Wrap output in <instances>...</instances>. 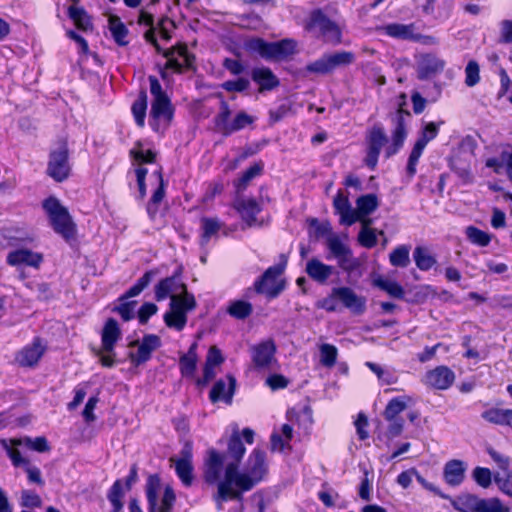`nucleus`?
Returning a JSON list of instances; mask_svg holds the SVG:
<instances>
[{
  "mask_svg": "<svg viewBox=\"0 0 512 512\" xmlns=\"http://www.w3.org/2000/svg\"><path fill=\"white\" fill-rule=\"evenodd\" d=\"M378 198L375 194H367L359 197L356 201V209H354L357 221H372L368 216L378 207Z\"/></svg>",
  "mask_w": 512,
  "mask_h": 512,
  "instance_id": "obj_27",
  "label": "nucleus"
},
{
  "mask_svg": "<svg viewBox=\"0 0 512 512\" xmlns=\"http://www.w3.org/2000/svg\"><path fill=\"white\" fill-rule=\"evenodd\" d=\"M236 380L233 376L228 375L227 380L219 379L213 385L209 397L213 403L224 401L228 404L232 402L235 392Z\"/></svg>",
  "mask_w": 512,
  "mask_h": 512,
  "instance_id": "obj_22",
  "label": "nucleus"
},
{
  "mask_svg": "<svg viewBox=\"0 0 512 512\" xmlns=\"http://www.w3.org/2000/svg\"><path fill=\"white\" fill-rule=\"evenodd\" d=\"M6 261L11 266H29L39 268L43 262V255L27 248H19L7 254Z\"/></svg>",
  "mask_w": 512,
  "mask_h": 512,
  "instance_id": "obj_19",
  "label": "nucleus"
},
{
  "mask_svg": "<svg viewBox=\"0 0 512 512\" xmlns=\"http://www.w3.org/2000/svg\"><path fill=\"white\" fill-rule=\"evenodd\" d=\"M171 461L175 462V470L177 476L180 478L182 483L185 486H190L193 480L192 472L193 466L192 463H188L185 461H178L171 458Z\"/></svg>",
  "mask_w": 512,
  "mask_h": 512,
  "instance_id": "obj_53",
  "label": "nucleus"
},
{
  "mask_svg": "<svg viewBox=\"0 0 512 512\" xmlns=\"http://www.w3.org/2000/svg\"><path fill=\"white\" fill-rule=\"evenodd\" d=\"M165 56L167 57L166 67L176 72H181L184 68H190L194 60L185 44H179L168 50Z\"/></svg>",
  "mask_w": 512,
  "mask_h": 512,
  "instance_id": "obj_21",
  "label": "nucleus"
},
{
  "mask_svg": "<svg viewBox=\"0 0 512 512\" xmlns=\"http://www.w3.org/2000/svg\"><path fill=\"white\" fill-rule=\"evenodd\" d=\"M149 81L153 96L149 124L155 132H163L172 120L173 109L159 81L155 77H150Z\"/></svg>",
  "mask_w": 512,
  "mask_h": 512,
  "instance_id": "obj_1",
  "label": "nucleus"
},
{
  "mask_svg": "<svg viewBox=\"0 0 512 512\" xmlns=\"http://www.w3.org/2000/svg\"><path fill=\"white\" fill-rule=\"evenodd\" d=\"M333 204L336 212L340 215V222L342 224L350 226L357 222L354 209L351 207L348 197L342 191L337 193Z\"/></svg>",
  "mask_w": 512,
  "mask_h": 512,
  "instance_id": "obj_28",
  "label": "nucleus"
},
{
  "mask_svg": "<svg viewBox=\"0 0 512 512\" xmlns=\"http://www.w3.org/2000/svg\"><path fill=\"white\" fill-rule=\"evenodd\" d=\"M68 8V16L77 28L86 30L91 26L90 18L83 7L77 5V0Z\"/></svg>",
  "mask_w": 512,
  "mask_h": 512,
  "instance_id": "obj_40",
  "label": "nucleus"
},
{
  "mask_svg": "<svg viewBox=\"0 0 512 512\" xmlns=\"http://www.w3.org/2000/svg\"><path fill=\"white\" fill-rule=\"evenodd\" d=\"M387 142V137L380 127H373L367 136V157L366 164L374 168L378 162L380 151Z\"/></svg>",
  "mask_w": 512,
  "mask_h": 512,
  "instance_id": "obj_18",
  "label": "nucleus"
},
{
  "mask_svg": "<svg viewBox=\"0 0 512 512\" xmlns=\"http://www.w3.org/2000/svg\"><path fill=\"white\" fill-rule=\"evenodd\" d=\"M254 431L249 428H245L242 431V435L239 434V432L234 431L229 439L228 442V449L227 452L222 454V456L227 461V464L229 462H236L237 466L239 465L244 453H245V447L244 443L242 441V437L244 438L245 442L248 444H252L254 441Z\"/></svg>",
  "mask_w": 512,
  "mask_h": 512,
  "instance_id": "obj_14",
  "label": "nucleus"
},
{
  "mask_svg": "<svg viewBox=\"0 0 512 512\" xmlns=\"http://www.w3.org/2000/svg\"><path fill=\"white\" fill-rule=\"evenodd\" d=\"M45 210L53 230L64 239L69 240L75 232L74 223L67 209L55 197H49L43 202Z\"/></svg>",
  "mask_w": 512,
  "mask_h": 512,
  "instance_id": "obj_6",
  "label": "nucleus"
},
{
  "mask_svg": "<svg viewBox=\"0 0 512 512\" xmlns=\"http://www.w3.org/2000/svg\"><path fill=\"white\" fill-rule=\"evenodd\" d=\"M285 268V263L276 264L266 270L261 283H258V288H282V284L278 283V279L282 275Z\"/></svg>",
  "mask_w": 512,
  "mask_h": 512,
  "instance_id": "obj_36",
  "label": "nucleus"
},
{
  "mask_svg": "<svg viewBox=\"0 0 512 512\" xmlns=\"http://www.w3.org/2000/svg\"><path fill=\"white\" fill-rule=\"evenodd\" d=\"M256 178V165H251L234 183L236 197H244L249 188H253Z\"/></svg>",
  "mask_w": 512,
  "mask_h": 512,
  "instance_id": "obj_35",
  "label": "nucleus"
},
{
  "mask_svg": "<svg viewBox=\"0 0 512 512\" xmlns=\"http://www.w3.org/2000/svg\"><path fill=\"white\" fill-rule=\"evenodd\" d=\"M340 293V300L344 307L348 308L354 314H362L366 309L365 298L358 296L354 290H335Z\"/></svg>",
  "mask_w": 512,
  "mask_h": 512,
  "instance_id": "obj_32",
  "label": "nucleus"
},
{
  "mask_svg": "<svg viewBox=\"0 0 512 512\" xmlns=\"http://www.w3.org/2000/svg\"><path fill=\"white\" fill-rule=\"evenodd\" d=\"M466 469V464L461 460L453 459L446 462L443 468L445 482L452 487L461 485L465 479Z\"/></svg>",
  "mask_w": 512,
  "mask_h": 512,
  "instance_id": "obj_25",
  "label": "nucleus"
},
{
  "mask_svg": "<svg viewBox=\"0 0 512 512\" xmlns=\"http://www.w3.org/2000/svg\"><path fill=\"white\" fill-rule=\"evenodd\" d=\"M510 409L490 408L482 412L481 417L492 424L505 425Z\"/></svg>",
  "mask_w": 512,
  "mask_h": 512,
  "instance_id": "obj_47",
  "label": "nucleus"
},
{
  "mask_svg": "<svg viewBox=\"0 0 512 512\" xmlns=\"http://www.w3.org/2000/svg\"><path fill=\"white\" fill-rule=\"evenodd\" d=\"M425 147L422 145V143H415L413 146V149L410 153L408 164H407V172L409 175H414L416 173V166L418 164V161L424 151Z\"/></svg>",
  "mask_w": 512,
  "mask_h": 512,
  "instance_id": "obj_59",
  "label": "nucleus"
},
{
  "mask_svg": "<svg viewBox=\"0 0 512 512\" xmlns=\"http://www.w3.org/2000/svg\"><path fill=\"white\" fill-rule=\"evenodd\" d=\"M42 504L41 498L33 491L24 490L21 494V505L27 508H38Z\"/></svg>",
  "mask_w": 512,
  "mask_h": 512,
  "instance_id": "obj_63",
  "label": "nucleus"
},
{
  "mask_svg": "<svg viewBox=\"0 0 512 512\" xmlns=\"http://www.w3.org/2000/svg\"><path fill=\"white\" fill-rule=\"evenodd\" d=\"M392 298L402 299L406 302L418 304L425 301L427 290H386Z\"/></svg>",
  "mask_w": 512,
  "mask_h": 512,
  "instance_id": "obj_39",
  "label": "nucleus"
},
{
  "mask_svg": "<svg viewBox=\"0 0 512 512\" xmlns=\"http://www.w3.org/2000/svg\"><path fill=\"white\" fill-rule=\"evenodd\" d=\"M276 346L273 340L269 339L258 344V368H278V361L275 358Z\"/></svg>",
  "mask_w": 512,
  "mask_h": 512,
  "instance_id": "obj_29",
  "label": "nucleus"
},
{
  "mask_svg": "<svg viewBox=\"0 0 512 512\" xmlns=\"http://www.w3.org/2000/svg\"><path fill=\"white\" fill-rule=\"evenodd\" d=\"M472 478L482 488H488L492 482V473L488 468L476 467L472 471Z\"/></svg>",
  "mask_w": 512,
  "mask_h": 512,
  "instance_id": "obj_57",
  "label": "nucleus"
},
{
  "mask_svg": "<svg viewBox=\"0 0 512 512\" xmlns=\"http://www.w3.org/2000/svg\"><path fill=\"white\" fill-rule=\"evenodd\" d=\"M162 492L161 478L158 474L149 475L145 485V494L148 504V512H171L176 501V495L171 486L163 489L161 501L159 496Z\"/></svg>",
  "mask_w": 512,
  "mask_h": 512,
  "instance_id": "obj_4",
  "label": "nucleus"
},
{
  "mask_svg": "<svg viewBox=\"0 0 512 512\" xmlns=\"http://www.w3.org/2000/svg\"><path fill=\"white\" fill-rule=\"evenodd\" d=\"M305 29L321 37L324 42L333 45L341 42L340 26L330 20L320 9L313 10L305 20Z\"/></svg>",
  "mask_w": 512,
  "mask_h": 512,
  "instance_id": "obj_5",
  "label": "nucleus"
},
{
  "mask_svg": "<svg viewBox=\"0 0 512 512\" xmlns=\"http://www.w3.org/2000/svg\"><path fill=\"white\" fill-rule=\"evenodd\" d=\"M278 84L277 77L269 69L258 67V92L270 91Z\"/></svg>",
  "mask_w": 512,
  "mask_h": 512,
  "instance_id": "obj_46",
  "label": "nucleus"
},
{
  "mask_svg": "<svg viewBox=\"0 0 512 512\" xmlns=\"http://www.w3.org/2000/svg\"><path fill=\"white\" fill-rule=\"evenodd\" d=\"M326 244L330 253L337 260L341 268L350 270L355 266V259L352 256V252L340 236L330 233L327 237Z\"/></svg>",
  "mask_w": 512,
  "mask_h": 512,
  "instance_id": "obj_15",
  "label": "nucleus"
},
{
  "mask_svg": "<svg viewBox=\"0 0 512 512\" xmlns=\"http://www.w3.org/2000/svg\"><path fill=\"white\" fill-rule=\"evenodd\" d=\"M465 234L471 243L481 247L487 246L491 241V236L487 232L474 226H468L465 230Z\"/></svg>",
  "mask_w": 512,
  "mask_h": 512,
  "instance_id": "obj_50",
  "label": "nucleus"
},
{
  "mask_svg": "<svg viewBox=\"0 0 512 512\" xmlns=\"http://www.w3.org/2000/svg\"><path fill=\"white\" fill-rule=\"evenodd\" d=\"M289 383L290 381L287 377L277 373L270 374L265 380V385L271 391L285 389L289 385Z\"/></svg>",
  "mask_w": 512,
  "mask_h": 512,
  "instance_id": "obj_58",
  "label": "nucleus"
},
{
  "mask_svg": "<svg viewBox=\"0 0 512 512\" xmlns=\"http://www.w3.org/2000/svg\"><path fill=\"white\" fill-rule=\"evenodd\" d=\"M135 161L139 164L151 163L154 160V153L150 149H144L141 144H138L131 151Z\"/></svg>",
  "mask_w": 512,
  "mask_h": 512,
  "instance_id": "obj_61",
  "label": "nucleus"
},
{
  "mask_svg": "<svg viewBox=\"0 0 512 512\" xmlns=\"http://www.w3.org/2000/svg\"><path fill=\"white\" fill-rule=\"evenodd\" d=\"M150 181L153 185H156V189L153 192L151 201L147 206V212L150 216H153L158 209V204L162 201L164 197V184L161 173L156 170L150 176Z\"/></svg>",
  "mask_w": 512,
  "mask_h": 512,
  "instance_id": "obj_34",
  "label": "nucleus"
},
{
  "mask_svg": "<svg viewBox=\"0 0 512 512\" xmlns=\"http://www.w3.org/2000/svg\"><path fill=\"white\" fill-rule=\"evenodd\" d=\"M295 50L296 42L291 39H285L277 42H266L258 38V56L268 60H283L294 54Z\"/></svg>",
  "mask_w": 512,
  "mask_h": 512,
  "instance_id": "obj_10",
  "label": "nucleus"
},
{
  "mask_svg": "<svg viewBox=\"0 0 512 512\" xmlns=\"http://www.w3.org/2000/svg\"><path fill=\"white\" fill-rule=\"evenodd\" d=\"M122 332L118 322L109 318L103 327L101 334L102 350L105 353H113L116 343L121 339Z\"/></svg>",
  "mask_w": 512,
  "mask_h": 512,
  "instance_id": "obj_24",
  "label": "nucleus"
},
{
  "mask_svg": "<svg viewBox=\"0 0 512 512\" xmlns=\"http://www.w3.org/2000/svg\"><path fill=\"white\" fill-rule=\"evenodd\" d=\"M159 270H151L146 272L141 277L136 285L132 288H146L147 286L154 284V288H186L184 283L179 282L177 275L171 277H162Z\"/></svg>",
  "mask_w": 512,
  "mask_h": 512,
  "instance_id": "obj_16",
  "label": "nucleus"
},
{
  "mask_svg": "<svg viewBox=\"0 0 512 512\" xmlns=\"http://www.w3.org/2000/svg\"><path fill=\"white\" fill-rule=\"evenodd\" d=\"M253 479L245 473L238 472L236 462H229L225 470L224 480L218 484V501H227L240 496V492L249 491L253 488Z\"/></svg>",
  "mask_w": 512,
  "mask_h": 512,
  "instance_id": "obj_2",
  "label": "nucleus"
},
{
  "mask_svg": "<svg viewBox=\"0 0 512 512\" xmlns=\"http://www.w3.org/2000/svg\"><path fill=\"white\" fill-rule=\"evenodd\" d=\"M196 361L197 359L192 358L191 356H181L179 359V367L182 376L189 377L193 376L196 370Z\"/></svg>",
  "mask_w": 512,
  "mask_h": 512,
  "instance_id": "obj_62",
  "label": "nucleus"
},
{
  "mask_svg": "<svg viewBox=\"0 0 512 512\" xmlns=\"http://www.w3.org/2000/svg\"><path fill=\"white\" fill-rule=\"evenodd\" d=\"M234 208L245 226H252L256 220V200L252 195L235 197Z\"/></svg>",
  "mask_w": 512,
  "mask_h": 512,
  "instance_id": "obj_23",
  "label": "nucleus"
},
{
  "mask_svg": "<svg viewBox=\"0 0 512 512\" xmlns=\"http://www.w3.org/2000/svg\"><path fill=\"white\" fill-rule=\"evenodd\" d=\"M306 272L318 283L323 284L332 275L333 267L313 258L307 262Z\"/></svg>",
  "mask_w": 512,
  "mask_h": 512,
  "instance_id": "obj_33",
  "label": "nucleus"
},
{
  "mask_svg": "<svg viewBox=\"0 0 512 512\" xmlns=\"http://www.w3.org/2000/svg\"><path fill=\"white\" fill-rule=\"evenodd\" d=\"M494 482L497 484L501 492L512 497V471L505 477L500 476V474H496L494 476Z\"/></svg>",
  "mask_w": 512,
  "mask_h": 512,
  "instance_id": "obj_64",
  "label": "nucleus"
},
{
  "mask_svg": "<svg viewBox=\"0 0 512 512\" xmlns=\"http://www.w3.org/2000/svg\"><path fill=\"white\" fill-rule=\"evenodd\" d=\"M227 465L225 458L214 449L209 451V458L206 461L205 480L212 484L220 478L223 465Z\"/></svg>",
  "mask_w": 512,
  "mask_h": 512,
  "instance_id": "obj_26",
  "label": "nucleus"
},
{
  "mask_svg": "<svg viewBox=\"0 0 512 512\" xmlns=\"http://www.w3.org/2000/svg\"><path fill=\"white\" fill-rule=\"evenodd\" d=\"M229 117L228 106L223 103L221 112L216 117L215 125L218 131L226 135L241 130L253 122V118L244 112L238 113L232 121L229 120Z\"/></svg>",
  "mask_w": 512,
  "mask_h": 512,
  "instance_id": "obj_12",
  "label": "nucleus"
},
{
  "mask_svg": "<svg viewBox=\"0 0 512 512\" xmlns=\"http://www.w3.org/2000/svg\"><path fill=\"white\" fill-rule=\"evenodd\" d=\"M180 294L170 296L169 310L164 314L163 320L167 327L182 331L187 324V313L194 310L196 300L188 290H181Z\"/></svg>",
  "mask_w": 512,
  "mask_h": 512,
  "instance_id": "obj_3",
  "label": "nucleus"
},
{
  "mask_svg": "<svg viewBox=\"0 0 512 512\" xmlns=\"http://www.w3.org/2000/svg\"><path fill=\"white\" fill-rule=\"evenodd\" d=\"M410 399L406 396L395 397L391 399L384 411V417L388 421H392L394 418H397V415L403 412L407 407V402Z\"/></svg>",
  "mask_w": 512,
  "mask_h": 512,
  "instance_id": "obj_45",
  "label": "nucleus"
},
{
  "mask_svg": "<svg viewBox=\"0 0 512 512\" xmlns=\"http://www.w3.org/2000/svg\"><path fill=\"white\" fill-rule=\"evenodd\" d=\"M142 290H128V292L118 298L119 304L113 308L124 321H129L135 316V307L137 302L130 298L137 296Z\"/></svg>",
  "mask_w": 512,
  "mask_h": 512,
  "instance_id": "obj_30",
  "label": "nucleus"
},
{
  "mask_svg": "<svg viewBox=\"0 0 512 512\" xmlns=\"http://www.w3.org/2000/svg\"><path fill=\"white\" fill-rule=\"evenodd\" d=\"M354 61V55L351 52L341 51L324 54L319 59L309 63L305 71L311 74L324 75L333 72L339 67L351 64Z\"/></svg>",
  "mask_w": 512,
  "mask_h": 512,
  "instance_id": "obj_8",
  "label": "nucleus"
},
{
  "mask_svg": "<svg viewBox=\"0 0 512 512\" xmlns=\"http://www.w3.org/2000/svg\"><path fill=\"white\" fill-rule=\"evenodd\" d=\"M479 65L476 61H469L465 68V83L467 86L472 87L480 80Z\"/></svg>",
  "mask_w": 512,
  "mask_h": 512,
  "instance_id": "obj_60",
  "label": "nucleus"
},
{
  "mask_svg": "<svg viewBox=\"0 0 512 512\" xmlns=\"http://www.w3.org/2000/svg\"><path fill=\"white\" fill-rule=\"evenodd\" d=\"M146 109L147 99L146 94L143 92L138 99L135 100L131 108L135 122L139 127H143L145 125Z\"/></svg>",
  "mask_w": 512,
  "mask_h": 512,
  "instance_id": "obj_49",
  "label": "nucleus"
},
{
  "mask_svg": "<svg viewBox=\"0 0 512 512\" xmlns=\"http://www.w3.org/2000/svg\"><path fill=\"white\" fill-rule=\"evenodd\" d=\"M411 246L402 244L396 246L389 254V262L393 267L405 268L410 264Z\"/></svg>",
  "mask_w": 512,
  "mask_h": 512,
  "instance_id": "obj_38",
  "label": "nucleus"
},
{
  "mask_svg": "<svg viewBox=\"0 0 512 512\" xmlns=\"http://www.w3.org/2000/svg\"><path fill=\"white\" fill-rule=\"evenodd\" d=\"M252 309V305L249 302L236 300L229 305L227 312L236 319H245L251 314Z\"/></svg>",
  "mask_w": 512,
  "mask_h": 512,
  "instance_id": "obj_51",
  "label": "nucleus"
},
{
  "mask_svg": "<svg viewBox=\"0 0 512 512\" xmlns=\"http://www.w3.org/2000/svg\"><path fill=\"white\" fill-rule=\"evenodd\" d=\"M47 173L57 182H61L69 176L70 165L66 143H61L57 149L51 152Z\"/></svg>",
  "mask_w": 512,
  "mask_h": 512,
  "instance_id": "obj_11",
  "label": "nucleus"
},
{
  "mask_svg": "<svg viewBox=\"0 0 512 512\" xmlns=\"http://www.w3.org/2000/svg\"><path fill=\"white\" fill-rule=\"evenodd\" d=\"M44 349L36 339L32 345L23 348L17 356V361L21 366L31 367L39 361L43 355Z\"/></svg>",
  "mask_w": 512,
  "mask_h": 512,
  "instance_id": "obj_31",
  "label": "nucleus"
},
{
  "mask_svg": "<svg viewBox=\"0 0 512 512\" xmlns=\"http://www.w3.org/2000/svg\"><path fill=\"white\" fill-rule=\"evenodd\" d=\"M124 497L123 485L121 480H116L107 494V499L112 505V512H121L123 509L122 498Z\"/></svg>",
  "mask_w": 512,
  "mask_h": 512,
  "instance_id": "obj_44",
  "label": "nucleus"
},
{
  "mask_svg": "<svg viewBox=\"0 0 512 512\" xmlns=\"http://www.w3.org/2000/svg\"><path fill=\"white\" fill-rule=\"evenodd\" d=\"M202 244L207 243L213 236L217 235L222 227L221 222L216 218H203L201 220Z\"/></svg>",
  "mask_w": 512,
  "mask_h": 512,
  "instance_id": "obj_48",
  "label": "nucleus"
},
{
  "mask_svg": "<svg viewBox=\"0 0 512 512\" xmlns=\"http://www.w3.org/2000/svg\"><path fill=\"white\" fill-rule=\"evenodd\" d=\"M455 380L454 372L447 366H438L428 371L424 377V383L427 386L438 390L448 389Z\"/></svg>",
  "mask_w": 512,
  "mask_h": 512,
  "instance_id": "obj_20",
  "label": "nucleus"
},
{
  "mask_svg": "<svg viewBox=\"0 0 512 512\" xmlns=\"http://www.w3.org/2000/svg\"><path fill=\"white\" fill-rule=\"evenodd\" d=\"M413 258L416 266L422 271H427L436 264L435 257L426 247H416L413 252Z\"/></svg>",
  "mask_w": 512,
  "mask_h": 512,
  "instance_id": "obj_42",
  "label": "nucleus"
},
{
  "mask_svg": "<svg viewBox=\"0 0 512 512\" xmlns=\"http://www.w3.org/2000/svg\"><path fill=\"white\" fill-rule=\"evenodd\" d=\"M442 123L443 122H440V123L436 124L434 122H429V123L425 124V126L423 127V129H422V131L420 133V137L418 138V140L416 142L417 143H422V145L424 147H426V145L431 140L436 138V136L438 135L439 126Z\"/></svg>",
  "mask_w": 512,
  "mask_h": 512,
  "instance_id": "obj_55",
  "label": "nucleus"
},
{
  "mask_svg": "<svg viewBox=\"0 0 512 512\" xmlns=\"http://www.w3.org/2000/svg\"><path fill=\"white\" fill-rule=\"evenodd\" d=\"M320 350V362L325 367H333L336 363L338 350L332 344H322Z\"/></svg>",
  "mask_w": 512,
  "mask_h": 512,
  "instance_id": "obj_52",
  "label": "nucleus"
},
{
  "mask_svg": "<svg viewBox=\"0 0 512 512\" xmlns=\"http://www.w3.org/2000/svg\"><path fill=\"white\" fill-rule=\"evenodd\" d=\"M342 305L340 300V293L335 292V290H332V293L322 300H319L316 304L317 307L325 309L328 312L337 311Z\"/></svg>",
  "mask_w": 512,
  "mask_h": 512,
  "instance_id": "obj_56",
  "label": "nucleus"
},
{
  "mask_svg": "<svg viewBox=\"0 0 512 512\" xmlns=\"http://www.w3.org/2000/svg\"><path fill=\"white\" fill-rule=\"evenodd\" d=\"M406 136L407 131L404 122V115L400 109L397 114V124L393 132V145L392 147H389L387 151L388 156L395 154L399 150V148L403 145Z\"/></svg>",
  "mask_w": 512,
  "mask_h": 512,
  "instance_id": "obj_37",
  "label": "nucleus"
},
{
  "mask_svg": "<svg viewBox=\"0 0 512 512\" xmlns=\"http://www.w3.org/2000/svg\"><path fill=\"white\" fill-rule=\"evenodd\" d=\"M109 30L115 42L121 46L128 43V30L124 23L117 16L109 17Z\"/></svg>",
  "mask_w": 512,
  "mask_h": 512,
  "instance_id": "obj_43",
  "label": "nucleus"
},
{
  "mask_svg": "<svg viewBox=\"0 0 512 512\" xmlns=\"http://www.w3.org/2000/svg\"><path fill=\"white\" fill-rule=\"evenodd\" d=\"M366 366L377 375L378 379L384 383V384H393L397 381L396 375L389 371L383 369L381 366H379L376 363L373 362H366Z\"/></svg>",
  "mask_w": 512,
  "mask_h": 512,
  "instance_id": "obj_54",
  "label": "nucleus"
},
{
  "mask_svg": "<svg viewBox=\"0 0 512 512\" xmlns=\"http://www.w3.org/2000/svg\"><path fill=\"white\" fill-rule=\"evenodd\" d=\"M162 342L156 334H146L141 342L138 340L131 343L132 346L138 345L137 351L131 352L129 355L130 361L134 366H140L152 357V353L161 346Z\"/></svg>",
  "mask_w": 512,
  "mask_h": 512,
  "instance_id": "obj_13",
  "label": "nucleus"
},
{
  "mask_svg": "<svg viewBox=\"0 0 512 512\" xmlns=\"http://www.w3.org/2000/svg\"><path fill=\"white\" fill-rule=\"evenodd\" d=\"M380 30L385 35L400 40L421 42L423 44H434L436 42L433 37L422 35L419 27L415 23H390L382 26Z\"/></svg>",
  "mask_w": 512,
  "mask_h": 512,
  "instance_id": "obj_9",
  "label": "nucleus"
},
{
  "mask_svg": "<svg viewBox=\"0 0 512 512\" xmlns=\"http://www.w3.org/2000/svg\"><path fill=\"white\" fill-rule=\"evenodd\" d=\"M452 507L459 512H504L498 498L481 499L473 494H461L448 498Z\"/></svg>",
  "mask_w": 512,
  "mask_h": 512,
  "instance_id": "obj_7",
  "label": "nucleus"
},
{
  "mask_svg": "<svg viewBox=\"0 0 512 512\" xmlns=\"http://www.w3.org/2000/svg\"><path fill=\"white\" fill-rule=\"evenodd\" d=\"M445 61L434 54H421L417 58V73L420 79H430L441 73Z\"/></svg>",
  "mask_w": 512,
  "mask_h": 512,
  "instance_id": "obj_17",
  "label": "nucleus"
},
{
  "mask_svg": "<svg viewBox=\"0 0 512 512\" xmlns=\"http://www.w3.org/2000/svg\"><path fill=\"white\" fill-rule=\"evenodd\" d=\"M362 228L358 234V242L365 248H372L377 244V236L383 235V231L377 232L371 228L372 221L361 222Z\"/></svg>",
  "mask_w": 512,
  "mask_h": 512,
  "instance_id": "obj_41",
  "label": "nucleus"
}]
</instances>
